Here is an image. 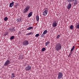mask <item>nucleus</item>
<instances>
[{
	"label": "nucleus",
	"mask_w": 79,
	"mask_h": 79,
	"mask_svg": "<svg viewBox=\"0 0 79 79\" xmlns=\"http://www.w3.org/2000/svg\"><path fill=\"white\" fill-rule=\"evenodd\" d=\"M55 48L57 51H59L61 49V44L60 43L57 44L55 46Z\"/></svg>",
	"instance_id": "f257e3e1"
},
{
	"label": "nucleus",
	"mask_w": 79,
	"mask_h": 79,
	"mask_svg": "<svg viewBox=\"0 0 79 79\" xmlns=\"http://www.w3.org/2000/svg\"><path fill=\"white\" fill-rule=\"evenodd\" d=\"M30 8V6H26V7L24 9L23 11V13H27L28 11H29V10Z\"/></svg>",
	"instance_id": "f03ea898"
},
{
	"label": "nucleus",
	"mask_w": 79,
	"mask_h": 79,
	"mask_svg": "<svg viewBox=\"0 0 79 79\" xmlns=\"http://www.w3.org/2000/svg\"><path fill=\"white\" fill-rule=\"evenodd\" d=\"M48 10L45 9L43 12V15L44 16H46L48 14Z\"/></svg>",
	"instance_id": "7ed1b4c3"
},
{
	"label": "nucleus",
	"mask_w": 79,
	"mask_h": 79,
	"mask_svg": "<svg viewBox=\"0 0 79 79\" xmlns=\"http://www.w3.org/2000/svg\"><path fill=\"white\" fill-rule=\"evenodd\" d=\"M29 44V41H28L27 40H25L23 43V45H24V46H26V45H27Z\"/></svg>",
	"instance_id": "20e7f679"
},
{
	"label": "nucleus",
	"mask_w": 79,
	"mask_h": 79,
	"mask_svg": "<svg viewBox=\"0 0 79 79\" xmlns=\"http://www.w3.org/2000/svg\"><path fill=\"white\" fill-rule=\"evenodd\" d=\"M11 62H10V61L9 60H7L5 63L4 64V66H8L9 64H10Z\"/></svg>",
	"instance_id": "39448f33"
},
{
	"label": "nucleus",
	"mask_w": 79,
	"mask_h": 79,
	"mask_svg": "<svg viewBox=\"0 0 79 79\" xmlns=\"http://www.w3.org/2000/svg\"><path fill=\"white\" fill-rule=\"evenodd\" d=\"M57 25L58 23L56 22V21H55L52 24V26L54 27H56V26H57Z\"/></svg>",
	"instance_id": "423d86ee"
},
{
	"label": "nucleus",
	"mask_w": 79,
	"mask_h": 79,
	"mask_svg": "<svg viewBox=\"0 0 79 79\" xmlns=\"http://www.w3.org/2000/svg\"><path fill=\"white\" fill-rule=\"evenodd\" d=\"M63 77V74L61 73H59L58 79H61Z\"/></svg>",
	"instance_id": "0eeeda50"
},
{
	"label": "nucleus",
	"mask_w": 79,
	"mask_h": 79,
	"mask_svg": "<svg viewBox=\"0 0 79 79\" xmlns=\"http://www.w3.org/2000/svg\"><path fill=\"white\" fill-rule=\"evenodd\" d=\"M31 66L28 65L25 68V69L26 71H29V70H31Z\"/></svg>",
	"instance_id": "6e6552de"
},
{
	"label": "nucleus",
	"mask_w": 79,
	"mask_h": 79,
	"mask_svg": "<svg viewBox=\"0 0 79 79\" xmlns=\"http://www.w3.org/2000/svg\"><path fill=\"white\" fill-rule=\"evenodd\" d=\"M13 5H14V2H13V1H12V3H11L10 4L9 7H10V8H11V7H13Z\"/></svg>",
	"instance_id": "1a4fd4ad"
},
{
	"label": "nucleus",
	"mask_w": 79,
	"mask_h": 79,
	"mask_svg": "<svg viewBox=\"0 0 79 79\" xmlns=\"http://www.w3.org/2000/svg\"><path fill=\"white\" fill-rule=\"evenodd\" d=\"M72 5L71 3H69L67 6V9L69 10L71 8Z\"/></svg>",
	"instance_id": "9d476101"
},
{
	"label": "nucleus",
	"mask_w": 79,
	"mask_h": 79,
	"mask_svg": "<svg viewBox=\"0 0 79 79\" xmlns=\"http://www.w3.org/2000/svg\"><path fill=\"white\" fill-rule=\"evenodd\" d=\"M74 48H75V47L74 46H73V48H72L71 49V52H70V54H72L73 53V50H74Z\"/></svg>",
	"instance_id": "9b49d317"
},
{
	"label": "nucleus",
	"mask_w": 79,
	"mask_h": 79,
	"mask_svg": "<svg viewBox=\"0 0 79 79\" xmlns=\"http://www.w3.org/2000/svg\"><path fill=\"white\" fill-rule=\"evenodd\" d=\"M74 6H76V5H77V0H74Z\"/></svg>",
	"instance_id": "f8f14e48"
},
{
	"label": "nucleus",
	"mask_w": 79,
	"mask_h": 79,
	"mask_svg": "<svg viewBox=\"0 0 79 79\" xmlns=\"http://www.w3.org/2000/svg\"><path fill=\"white\" fill-rule=\"evenodd\" d=\"M32 12H31L28 14V18H30V17H31V16H32Z\"/></svg>",
	"instance_id": "ddd939ff"
},
{
	"label": "nucleus",
	"mask_w": 79,
	"mask_h": 79,
	"mask_svg": "<svg viewBox=\"0 0 79 79\" xmlns=\"http://www.w3.org/2000/svg\"><path fill=\"white\" fill-rule=\"evenodd\" d=\"M36 19L37 21H39V16L38 15L36 16Z\"/></svg>",
	"instance_id": "4468645a"
},
{
	"label": "nucleus",
	"mask_w": 79,
	"mask_h": 79,
	"mask_svg": "<svg viewBox=\"0 0 79 79\" xmlns=\"http://www.w3.org/2000/svg\"><path fill=\"white\" fill-rule=\"evenodd\" d=\"M16 21H17V22H21V21L22 22V21L21 18L17 19Z\"/></svg>",
	"instance_id": "2eb2a0df"
},
{
	"label": "nucleus",
	"mask_w": 79,
	"mask_h": 79,
	"mask_svg": "<svg viewBox=\"0 0 79 79\" xmlns=\"http://www.w3.org/2000/svg\"><path fill=\"white\" fill-rule=\"evenodd\" d=\"M47 32H48L47 30H45V31H44V32H43V34H44V35H45V34H47Z\"/></svg>",
	"instance_id": "dca6fc26"
},
{
	"label": "nucleus",
	"mask_w": 79,
	"mask_h": 79,
	"mask_svg": "<svg viewBox=\"0 0 79 79\" xmlns=\"http://www.w3.org/2000/svg\"><path fill=\"white\" fill-rule=\"evenodd\" d=\"M74 28V26H73V25H71L70 27V29L71 30H72Z\"/></svg>",
	"instance_id": "f3484780"
},
{
	"label": "nucleus",
	"mask_w": 79,
	"mask_h": 79,
	"mask_svg": "<svg viewBox=\"0 0 79 79\" xmlns=\"http://www.w3.org/2000/svg\"><path fill=\"white\" fill-rule=\"evenodd\" d=\"M31 29H33V27H28V28L27 29V30H31Z\"/></svg>",
	"instance_id": "a211bd4d"
},
{
	"label": "nucleus",
	"mask_w": 79,
	"mask_h": 79,
	"mask_svg": "<svg viewBox=\"0 0 79 79\" xmlns=\"http://www.w3.org/2000/svg\"><path fill=\"white\" fill-rule=\"evenodd\" d=\"M75 0H68V2H69V3H71V2H74Z\"/></svg>",
	"instance_id": "6ab92c4d"
},
{
	"label": "nucleus",
	"mask_w": 79,
	"mask_h": 79,
	"mask_svg": "<svg viewBox=\"0 0 79 79\" xmlns=\"http://www.w3.org/2000/svg\"><path fill=\"white\" fill-rule=\"evenodd\" d=\"M14 38L15 36H12L10 37V40H13V39H14Z\"/></svg>",
	"instance_id": "aec40b11"
},
{
	"label": "nucleus",
	"mask_w": 79,
	"mask_h": 79,
	"mask_svg": "<svg viewBox=\"0 0 79 79\" xmlns=\"http://www.w3.org/2000/svg\"><path fill=\"white\" fill-rule=\"evenodd\" d=\"M50 44V42L49 41H48L46 43V46H47V45H48V44Z\"/></svg>",
	"instance_id": "412c9836"
},
{
	"label": "nucleus",
	"mask_w": 79,
	"mask_h": 79,
	"mask_svg": "<svg viewBox=\"0 0 79 79\" xmlns=\"http://www.w3.org/2000/svg\"><path fill=\"white\" fill-rule=\"evenodd\" d=\"M76 27L77 29H79V24L77 25L76 26Z\"/></svg>",
	"instance_id": "4be33fe9"
},
{
	"label": "nucleus",
	"mask_w": 79,
	"mask_h": 79,
	"mask_svg": "<svg viewBox=\"0 0 79 79\" xmlns=\"http://www.w3.org/2000/svg\"><path fill=\"white\" fill-rule=\"evenodd\" d=\"M4 20L5 21H7V20H8V18H7V17H5L4 18Z\"/></svg>",
	"instance_id": "5701e85b"
},
{
	"label": "nucleus",
	"mask_w": 79,
	"mask_h": 79,
	"mask_svg": "<svg viewBox=\"0 0 79 79\" xmlns=\"http://www.w3.org/2000/svg\"><path fill=\"white\" fill-rule=\"evenodd\" d=\"M42 52H44V51H45V48H43L42 49Z\"/></svg>",
	"instance_id": "b1692460"
},
{
	"label": "nucleus",
	"mask_w": 79,
	"mask_h": 79,
	"mask_svg": "<svg viewBox=\"0 0 79 79\" xmlns=\"http://www.w3.org/2000/svg\"><path fill=\"white\" fill-rule=\"evenodd\" d=\"M41 37L43 38L44 37H45V35L43 33L42 35H41Z\"/></svg>",
	"instance_id": "393cba45"
},
{
	"label": "nucleus",
	"mask_w": 79,
	"mask_h": 79,
	"mask_svg": "<svg viewBox=\"0 0 79 79\" xmlns=\"http://www.w3.org/2000/svg\"><path fill=\"white\" fill-rule=\"evenodd\" d=\"M60 35H58L56 37V38L58 39H59V37H60Z\"/></svg>",
	"instance_id": "a878e982"
},
{
	"label": "nucleus",
	"mask_w": 79,
	"mask_h": 79,
	"mask_svg": "<svg viewBox=\"0 0 79 79\" xmlns=\"http://www.w3.org/2000/svg\"><path fill=\"white\" fill-rule=\"evenodd\" d=\"M8 33L7 32H6L4 34V35H5V36H6L7 35H8Z\"/></svg>",
	"instance_id": "bb28decb"
},
{
	"label": "nucleus",
	"mask_w": 79,
	"mask_h": 79,
	"mask_svg": "<svg viewBox=\"0 0 79 79\" xmlns=\"http://www.w3.org/2000/svg\"><path fill=\"white\" fill-rule=\"evenodd\" d=\"M35 37H39V34H37L35 35Z\"/></svg>",
	"instance_id": "cd10ccee"
},
{
	"label": "nucleus",
	"mask_w": 79,
	"mask_h": 79,
	"mask_svg": "<svg viewBox=\"0 0 79 79\" xmlns=\"http://www.w3.org/2000/svg\"><path fill=\"white\" fill-rule=\"evenodd\" d=\"M13 29H14V28H12V29H11V32H12V31H13Z\"/></svg>",
	"instance_id": "c85d7f7f"
},
{
	"label": "nucleus",
	"mask_w": 79,
	"mask_h": 79,
	"mask_svg": "<svg viewBox=\"0 0 79 79\" xmlns=\"http://www.w3.org/2000/svg\"><path fill=\"white\" fill-rule=\"evenodd\" d=\"M31 34H32V32H30L28 33V35H31Z\"/></svg>",
	"instance_id": "c756f323"
},
{
	"label": "nucleus",
	"mask_w": 79,
	"mask_h": 79,
	"mask_svg": "<svg viewBox=\"0 0 79 79\" xmlns=\"http://www.w3.org/2000/svg\"><path fill=\"white\" fill-rule=\"evenodd\" d=\"M21 32L20 31V32H19V35L21 34Z\"/></svg>",
	"instance_id": "7c9ffc66"
},
{
	"label": "nucleus",
	"mask_w": 79,
	"mask_h": 79,
	"mask_svg": "<svg viewBox=\"0 0 79 79\" xmlns=\"http://www.w3.org/2000/svg\"><path fill=\"white\" fill-rule=\"evenodd\" d=\"M71 54H70V53L69 54V56H71Z\"/></svg>",
	"instance_id": "2f4dec72"
},
{
	"label": "nucleus",
	"mask_w": 79,
	"mask_h": 79,
	"mask_svg": "<svg viewBox=\"0 0 79 79\" xmlns=\"http://www.w3.org/2000/svg\"><path fill=\"white\" fill-rule=\"evenodd\" d=\"M14 74H14V73H12V76H13V75H14Z\"/></svg>",
	"instance_id": "473e14b6"
},
{
	"label": "nucleus",
	"mask_w": 79,
	"mask_h": 79,
	"mask_svg": "<svg viewBox=\"0 0 79 79\" xmlns=\"http://www.w3.org/2000/svg\"><path fill=\"white\" fill-rule=\"evenodd\" d=\"M29 35V33H27V34H26V35Z\"/></svg>",
	"instance_id": "72a5a7b5"
},
{
	"label": "nucleus",
	"mask_w": 79,
	"mask_h": 79,
	"mask_svg": "<svg viewBox=\"0 0 79 79\" xmlns=\"http://www.w3.org/2000/svg\"><path fill=\"white\" fill-rule=\"evenodd\" d=\"M15 76H13V77H15Z\"/></svg>",
	"instance_id": "f704fd0d"
},
{
	"label": "nucleus",
	"mask_w": 79,
	"mask_h": 79,
	"mask_svg": "<svg viewBox=\"0 0 79 79\" xmlns=\"http://www.w3.org/2000/svg\"><path fill=\"white\" fill-rule=\"evenodd\" d=\"M16 5H18V4H16Z\"/></svg>",
	"instance_id": "c9c22d12"
}]
</instances>
